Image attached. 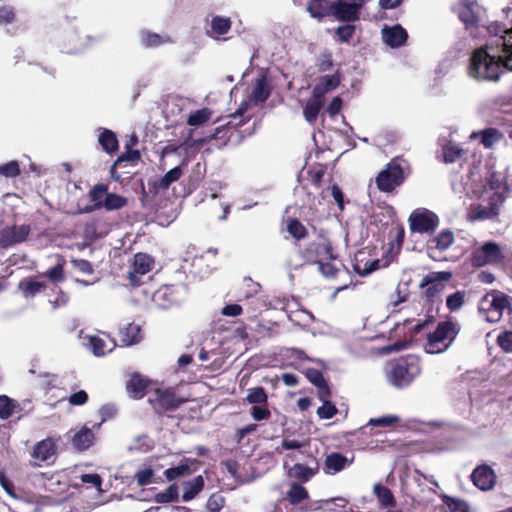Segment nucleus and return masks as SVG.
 Wrapping results in <instances>:
<instances>
[{
    "label": "nucleus",
    "mask_w": 512,
    "mask_h": 512,
    "mask_svg": "<svg viewBox=\"0 0 512 512\" xmlns=\"http://www.w3.org/2000/svg\"><path fill=\"white\" fill-rule=\"evenodd\" d=\"M140 42L147 48H154L163 44L171 43L172 40L166 35H159L149 31H142L140 33Z\"/></svg>",
    "instance_id": "nucleus-37"
},
{
    "label": "nucleus",
    "mask_w": 512,
    "mask_h": 512,
    "mask_svg": "<svg viewBox=\"0 0 512 512\" xmlns=\"http://www.w3.org/2000/svg\"><path fill=\"white\" fill-rule=\"evenodd\" d=\"M403 180L404 174L402 168L392 162L378 174L376 184L381 191L389 192L400 185Z\"/></svg>",
    "instance_id": "nucleus-12"
},
{
    "label": "nucleus",
    "mask_w": 512,
    "mask_h": 512,
    "mask_svg": "<svg viewBox=\"0 0 512 512\" xmlns=\"http://www.w3.org/2000/svg\"><path fill=\"white\" fill-rule=\"evenodd\" d=\"M459 330L458 324L451 320L438 323L435 331L427 335L425 352L429 354L445 352L454 342Z\"/></svg>",
    "instance_id": "nucleus-4"
},
{
    "label": "nucleus",
    "mask_w": 512,
    "mask_h": 512,
    "mask_svg": "<svg viewBox=\"0 0 512 512\" xmlns=\"http://www.w3.org/2000/svg\"><path fill=\"white\" fill-rule=\"evenodd\" d=\"M287 496L292 504H298L308 498V492L303 486L294 483L291 485Z\"/></svg>",
    "instance_id": "nucleus-47"
},
{
    "label": "nucleus",
    "mask_w": 512,
    "mask_h": 512,
    "mask_svg": "<svg viewBox=\"0 0 512 512\" xmlns=\"http://www.w3.org/2000/svg\"><path fill=\"white\" fill-rule=\"evenodd\" d=\"M154 471L151 468H143L136 472L135 480L139 486L148 485L152 482Z\"/></svg>",
    "instance_id": "nucleus-57"
},
{
    "label": "nucleus",
    "mask_w": 512,
    "mask_h": 512,
    "mask_svg": "<svg viewBox=\"0 0 512 512\" xmlns=\"http://www.w3.org/2000/svg\"><path fill=\"white\" fill-rule=\"evenodd\" d=\"M287 230L292 237L298 240L304 238L307 233L305 226L297 219L288 221Z\"/></svg>",
    "instance_id": "nucleus-52"
},
{
    "label": "nucleus",
    "mask_w": 512,
    "mask_h": 512,
    "mask_svg": "<svg viewBox=\"0 0 512 512\" xmlns=\"http://www.w3.org/2000/svg\"><path fill=\"white\" fill-rule=\"evenodd\" d=\"M98 141L103 150L109 154L114 153L118 149V140L116 134L109 129H102Z\"/></svg>",
    "instance_id": "nucleus-39"
},
{
    "label": "nucleus",
    "mask_w": 512,
    "mask_h": 512,
    "mask_svg": "<svg viewBox=\"0 0 512 512\" xmlns=\"http://www.w3.org/2000/svg\"><path fill=\"white\" fill-rule=\"evenodd\" d=\"M153 266V259L146 253H137L134 256L129 279L132 285L139 284V276L148 273Z\"/></svg>",
    "instance_id": "nucleus-19"
},
{
    "label": "nucleus",
    "mask_w": 512,
    "mask_h": 512,
    "mask_svg": "<svg viewBox=\"0 0 512 512\" xmlns=\"http://www.w3.org/2000/svg\"><path fill=\"white\" fill-rule=\"evenodd\" d=\"M90 199L96 208H105L108 211L118 210L127 205V198L108 193L107 186L98 184L90 191Z\"/></svg>",
    "instance_id": "nucleus-8"
},
{
    "label": "nucleus",
    "mask_w": 512,
    "mask_h": 512,
    "mask_svg": "<svg viewBox=\"0 0 512 512\" xmlns=\"http://www.w3.org/2000/svg\"><path fill=\"white\" fill-rule=\"evenodd\" d=\"M340 83L337 75H325L315 85L313 92L324 99L326 93L335 89Z\"/></svg>",
    "instance_id": "nucleus-34"
},
{
    "label": "nucleus",
    "mask_w": 512,
    "mask_h": 512,
    "mask_svg": "<svg viewBox=\"0 0 512 512\" xmlns=\"http://www.w3.org/2000/svg\"><path fill=\"white\" fill-rule=\"evenodd\" d=\"M398 421L399 418L397 416L386 415L370 419L369 424L372 426L390 427L397 423Z\"/></svg>",
    "instance_id": "nucleus-58"
},
{
    "label": "nucleus",
    "mask_w": 512,
    "mask_h": 512,
    "mask_svg": "<svg viewBox=\"0 0 512 512\" xmlns=\"http://www.w3.org/2000/svg\"><path fill=\"white\" fill-rule=\"evenodd\" d=\"M178 488L170 485L165 491L156 494L155 501L160 504L174 502L178 499Z\"/></svg>",
    "instance_id": "nucleus-50"
},
{
    "label": "nucleus",
    "mask_w": 512,
    "mask_h": 512,
    "mask_svg": "<svg viewBox=\"0 0 512 512\" xmlns=\"http://www.w3.org/2000/svg\"><path fill=\"white\" fill-rule=\"evenodd\" d=\"M399 312L403 314V324L405 326L412 325L411 330L414 333L434 321L433 308L427 300L413 299L407 305L399 308Z\"/></svg>",
    "instance_id": "nucleus-3"
},
{
    "label": "nucleus",
    "mask_w": 512,
    "mask_h": 512,
    "mask_svg": "<svg viewBox=\"0 0 512 512\" xmlns=\"http://www.w3.org/2000/svg\"><path fill=\"white\" fill-rule=\"evenodd\" d=\"M308 447H309V440H307V439L298 440V439H292L289 437H284L281 441L280 446H277L275 448V452L277 454H283L284 451L295 450L299 454L306 455Z\"/></svg>",
    "instance_id": "nucleus-30"
},
{
    "label": "nucleus",
    "mask_w": 512,
    "mask_h": 512,
    "mask_svg": "<svg viewBox=\"0 0 512 512\" xmlns=\"http://www.w3.org/2000/svg\"><path fill=\"white\" fill-rule=\"evenodd\" d=\"M182 176V169L180 167H174L169 170L163 177L154 183L156 190H166L170 185L177 181Z\"/></svg>",
    "instance_id": "nucleus-43"
},
{
    "label": "nucleus",
    "mask_w": 512,
    "mask_h": 512,
    "mask_svg": "<svg viewBox=\"0 0 512 512\" xmlns=\"http://www.w3.org/2000/svg\"><path fill=\"white\" fill-rule=\"evenodd\" d=\"M154 395L155 398H149V401L155 407L158 405L159 408L164 410L176 409L184 402L183 399L176 397V395L170 390H156Z\"/></svg>",
    "instance_id": "nucleus-24"
},
{
    "label": "nucleus",
    "mask_w": 512,
    "mask_h": 512,
    "mask_svg": "<svg viewBox=\"0 0 512 512\" xmlns=\"http://www.w3.org/2000/svg\"><path fill=\"white\" fill-rule=\"evenodd\" d=\"M154 442L146 435L134 437L127 446L130 452L145 453L152 449Z\"/></svg>",
    "instance_id": "nucleus-41"
},
{
    "label": "nucleus",
    "mask_w": 512,
    "mask_h": 512,
    "mask_svg": "<svg viewBox=\"0 0 512 512\" xmlns=\"http://www.w3.org/2000/svg\"><path fill=\"white\" fill-rule=\"evenodd\" d=\"M306 376L311 383L318 387L320 397L322 399L327 398L329 395V389L321 372L316 369H308L306 371Z\"/></svg>",
    "instance_id": "nucleus-42"
},
{
    "label": "nucleus",
    "mask_w": 512,
    "mask_h": 512,
    "mask_svg": "<svg viewBox=\"0 0 512 512\" xmlns=\"http://www.w3.org/2000/svg\"><path fill=\"white\" fill-rule=\"evenodd\" d=\"M408 294L406 292H401L400 287L398 286L396 289V295L389 302V307L393 312H399V306L407 301Z\"/></svg>",
    "instance_id": "nucleus-64"
},
{
    "label": "nucleus",
    "mask_w": 512,
    "mask_h": 512,
    "mask_svg": "<svg viewBox=\"0 0 512 512\" xmlns=\"http://www.w3.org/2000/svg\"><path fill=\"white\" fill-rule=\"evenodd\" d=\"M332 3L328 0H310L307 10L311 17L322 20L326 16H331Z\"/></svg>",
    "instance_id": "nucleus-32"
},
{
    "label": "nucleus",
    "mask_w": 512,
    "mask_h": 512,
    "mask_svg": "<svg viewBox=\"0 0 512 512\" xmlns=\"http://www.w3.org/2000/svg\"><path fill=\"white\" fill-rule=\"evenodd\" d=\"M308 255L313 257L312 262L319 264V260L322 262L326 260H335L336 254L331 246V243L327 240H321L317 243H312L307 248Z\"/></svg>",
    "instance_id": "nucleus-23"
},
{
    "label": "nucleus",
    "mask_w": 512,
    "mask_h": 512,
    "mask_svg": "<svg viewBox=\"0 0 512 512\" xmlns=\"http://www.w3.org/2000/svg\"><path fill=\"white\" fill-rule=\"evenodd\" d=\"M271 93V85L266 75L256 78L248 100L244 101L238 110L231 115L232 118L242 116L250 105L258 106L264 103Z\"/></svg>",
    "instance_id": "nucleus-9"
},
{
    "label": "nucleus",
    "mask_w": 512,
    "mask_h": 512,
    "mask_svg": "<svg viewBox=\"0 0 512 512\" xmlns=\"http://www.w3.org/2000/svg\"><path fill=\"white\" fill-rule=\"evenodd\" d=\"M478 137H481V143L486 148H490L500 141L502 134L495 128H488L480 132H473L470 136L471 139H476Z\"/></svg>",
    "instance_id": "nucleus-38"
},
{
    "label": "nucleus",
    "mask_w": 512,
    "mask_h": 512,
    "mask_svg": "<svg viewBox=\"0 0 512 512\" xmlns=\"http://www.w3.org/2000/svg\"><path fill=\"white\" fill-rule=\"evenodd\" d=\"M454 11L467 29L476 25L479 21L480 8L473 0H461L454 7Z\"/></svg>",
    "instance_id": "nucleus-16"
},
{
    "label": "nucleus",
    "mask_w": 512,
    "mask_h": 512,
    "mask_svg": "<svg viewBox=\"0 0 512 512\" xmlns=\"http://www.w3.org/2000/svg\"><path fill=\"white\" fill-rule=\"evenodd\" d=\"M318 268L321 274L327 278L335 277L339 272L338 267L334 263L322 262V260H319Z\"/></svg>",
    "instance_id": "nucleus-60"
},
{
    "label": "nucleus",
    "mask_w": 512,
    "mask_h": 512,
    "mask_svg": "<svg viewBox=\"0 0 512 512\" xmlns=\"http://www.w3.org/2000/svg\"><path fill=\"white\" fill-rule=\"evenodd\" d=\"M487 30L491 39L473 52L468 74L475 80L497 81L505 70H512V26L494 23Z\"/></svg>",
    "instance_id": "nucleus-1"
},
{
    "label": "nucleus",
    "mask_w": 512,
    "mask_h": 512,
    "mask_svg": "<svg viewBox=\"0 0 512 512\" xmlns=\"http://www.w3.org/2000/svg\"><path fill=\"white\" fill-rule=\"evenodd\" d=\"M225 500L219 494H213L210 496L207 502V509L210 512H219L224 507Z\"/></svg>",
    "instance_id": "nucleus-62"
},
{
    "label": "nucleus",
    "mask_w": 512,
    "mask_h": 512,
    "mask_svg": "<svg viewBox=\"0 0 512 512\" xmlns=\"http://www.w3.org/2000/svg\"><path fill=\"white\" fill-rule=\"evenodd\" d=\"M455 242V235L449 229L440 231L427 242V250L430 257L436 259L439 254L447 251Z\"/></svg>",
    "instance_id": "nucleus-14"
},
{
    "label": "nucleus",
    "mask_w": 512,
    "mask_h": 512,
    "mask_svg": "<svg viewBox=\"0 0 512 512\" xmlns=\"http://www.w3.org/2000/svg\"><path fill=\"white\" fill-rule=\"evenodd\" d=\"M251 416L256 421H262L269 419L271 412L265 406L254 405L251 409Z\"/></svg>",
    "instance_id": "nucleus-63"
},
{
    "label": "nucleus",
    "mask_w": 512,
    "mask_h": 512,
    "mask_svg": "<svg viewBox=\"0 0 512 512\" xmlns=\"http://www.w3.org/2000/svg\"><path fill=\"white\" fill-rule=\"evenodd\" d=\"M94 439L95 436L93 431L84 426L74 434L72 438V445L77 450H86L93 444Z\"/></svg>",
    "instance_id": "nucleus-31"
},
{
    "label": "nucleus",
    "mask_w": 512,
    "mask_h": 512,
    "mask_svg": "<svg viewBox=\"0 0 512 512\" xmlns=\"http://www.w3.org/2000/svg\"><path fill=\"white\" fill-rule=\"evenodd\" d=\"M498 345L508 353H512V331H504L497 337Z\"/></svg>",
    "instance_id": "nucleus-61"
},
{
    "label": "nucleus",
    "mask_w": 512,
    "mask_h": 512,
    "mask_svg": "<svg viewBox=\"0 0 512 512\" xmlns=\"http://www.w3.org/2000/svg\"><path fill=\"white\" fill-rule=\"evenodd\" d=\"M186 295V289L182 285H165L157 289L152 296L154 304L162 309L180 304Z\"/></svg>",
    "instance_id": "nucleus-10"
},
{
    "label": "nucleus",
    "mask_w": 512,
    "mask_h": 512,
    "mask_svg": "<svg viewBox=\"0 0 512 512\" xmlns=\"http://www.w3.org/2000/svg\"><path fill=\"white\" fill-rule=\"evenodd\" d=\"M354 270L360 276H367L379 267V260L367 258L365 253H358L353 264Z\"/></svg>",
    "instance_id": "nucleus-29"
},
{
    "label": "nucleus",
    "mask_w": 512,
    "mask_h": 512,
    "mask_svg": "<svg viewBox=\"0 0 512 512\" xmlns=\"http://www.w3.org/2000/svg\"><path fill=\"white\" fill-rule=\"evenodd\" d=\"M290 471L294 477L307 481L315 475L317 469L296 463Z\"/></svg>",
    "instance_id": "nucleus-48"
},
{
    "label": "nucleus",
    "mask_w": 512,
    "mask_h": 512,
    "mask_svg": "<svg viewBox=\"0 0 512 512\" xmlns=\"http://www.w3.org/2000/svg\"><path fill=\"white\" fill-rule=\"evenodd\" d=\"M373 492L378 499L380 507L389 508L396 505L395 497L387 487L377 483L373 486Z\"/></svg>",
    "instance_id": "nucleus-36"
},
{
    "label": "nucleus",
    "mask_w": 512,
    "mask_h": 512,
    "mask_svg": "<svg viewBox=\"0 0 512 512\" xmlns=\"http://www.w3.org/2000/svg\"><path fill=\"white\" fill-rule=\"evenodd\" d=\"M323 103L324 99L313 92L311 98L308 99L303 112L304 117L308 122L311 123L316 120Z\"/></svg>",
    "instance_id": "nucleus-33"
},
{
    "label": "nucleus",
    "mask_w": 512,
    "mask_h": 512,
    "mask_svg": "<svg viewBox=\"0 0 512 512\" xmlns=\"http://www.w3.org/2000/svg\"><path fill=\"white\" fill-rule=\"evenodd\" d=\"M331 16L338 20L353 21L358 18L360 8L349 0H338L332 3Z\"/></svg>",
    "instance_id": "nucleus-21"
},
{
    "label": "nucleus",
    "mask_w": 512,
    "mask_h": 512,
    "mask_svg": "<svg viewBox=\"0 0 512 512\" xmlns=\"http://www.w3.org/2000/svg\"><path fill=\"white\" fill-rule=\"evenodd\" d=\"M56 452L55 442L51 438L38 442L32 452V457L38 462H47L51 460Z\"/></svg>",
    "instance_id": "nucleus-26"
},
{
    "label": "nucleus",
    "mask_w": 512,
    "mask_h": 512,
    "mask_svg": "<svg viewBox=\"0 0 512 512\" xmlns=\"http://www.w3.org/2000/svg\"><path fill=\"white\" fill-rule=\"evenodd\" d=\"M465 292L457 291L447 297L446 305L451 312L458 311L464 304Z\"/></svg>",
    "instance_id": "nucleus-54"
},
{
    "label": "nucleus",
    "mask_w": 512,
    "mask_h": 512,
    "mask_svg": "<svg viewBox=\"0 0 512 512\" xmlns=\"http://www.w3.org/2000/svg\"><path fill=\"white\" fill-rule=\"evenodd\" d=\"M507 257L505 247L496 242L488 241L476 248L472 253V264L475 267L498 265Z\"/></svg>",
    "instance_id": "nucleus-7"
},
{
    "label": "nucleus",
    "mask_w": 512,
    "mask_h": 512,
    "mask_svg": "<svg viewBox=\"0 0 512 512\" xmlns=\"http://www.w3.org/2000/svg\"><path fill=\"white\" fill-rule=\"evenodd\" d=\"M30 233V226L14 225L0 230V246L8 247L25 241Z\"/></svg>",
    "instance_id": "nucleus-15"
},
{
    "label": "nucleus",
    "mask_w": 512,
    "mask_h": 512,
    "mask_svg": "<svg viewBox=\"0 0 512 512\" xmlns=\"http://www.w3.org/2000/svg\"><path fill=\"white\" fill-rule=\"evenodd\" d=\"M119 341L122 346H132L142 340L141 328L138 324L130 323L119 330Z\"/></svg>",
    "instance_id": "nucleus-27"
},
{
    "label": "nucleus",
    "mask_w": 512,
    "mask_h": 512,
    "mask_svg": "<svg viewBox=\"0 0 512 512\" xmlns=\"http://www.w3.org/2000/svg\"><path fill=\"white\" fill-rule=\"evenodd\" d=\"M312 260L313 257L308 255L307 249L305 251H296L287 259V266L290 269H299L306 263L312 262Z\"/></svg>",
    "instance_id": "nucleus-46"
},
{
    "label": "nucleus",
    "mask_w": 512,
    "mask_h": 512,
    "mask_svg": "<svg viewBox=\"0 0 512 512\" xmlns=\"http://www.w3.org/2000/svg\"><path fill=\"white\" fill-rule=\"evenodd\" d=\"M453 189L455 192H465L468 196H476L480 200L479 203L470 206L467 214L470 221H483L496 217L504 202L503 187L499 180H492L489 186L484 187L481 191L478 189L475 179L471 184L454 183Z\"/></svg>",
    "instance_id": "nucleus-2"
},
{
    "label": "nucleus",
    "mask_w": 512,
    "mask_h": 512,
    "mask_svg": "<svg viewBox=\"0 0 512 512\" xmlns=\"http://www.w3.org/2000/svg\"><path fill=\"white\" fill-rule=\"evenodd\" d=\"M82 344L97 357L104 356L115 348V342L112 339L95 335L82 337Z\"/></svg>",
    "instance_id": "nucleus-17"
},
{
    "label": "nucleus",
    "mask_w": 512,
    "mask_h": 512,
    "mask_svg": "<svg viewBox=\"0 0 512 512\" xmlns=\"http://www.w3.org/2000/svg\"><path fill=\"white\" fill-rule=\"evenodd\" d=\"M20 173L19 164L17 161H10L5 164H0V175L4 177H16Z\"/></svg>",
    "instance_id": "nucleus-56"
},
{
    "label": "nucleus",
    "mask_w": 512,
    "mask_h": 512,
    "mask_svg": "<svg viewBox=\"0 0 512 512\" xmlns=\"http://www.w3.org/2000/svg\"><path fill=\"white\" fill-rule=\"evenodd\" d=\"M79 478L83 484H89L92 487H94L99 494L103 492V490H102L103 480L99 474H96V473L82 474L79 476Z\"/></svg>",
    "instance_id": "nucleus-55"
},
{
    "label": "nucleus",
    "mask_w": 512,
    "mask_h": 512,
    "mask_svg": "<svg viewBox=\"0 0 512 512\" xmlns=\"http://www.w3.org/2000/svg\"><path fill=\"white\" fill-rule=\"evenodd\" d=\"M473 484L480 490L487 491L494 487L496 475L488 465H481L474 469L471 474Z\"/></svg>",
    "instance_id": "nucleus-18"
},
{
    "label": "nucleus",
    "mask_w": 512,
    "mask_h": 512,
    "mask_svg": "<svg viewBox=\"0 0 512 512\" xmlns=\"http://www.w3.org/2000/svg\"><path fill=\"white\" fill-rule=\"evenodd\" d=\"M210 117L211 111L209 109H200L190 114L187 123L191 126H198L207 122Z\"/></svg>",
    "instance_id": "nucleus-51"
},
{
    "label": "nucleus",
    "mask_w": 512,
    "mask_h": 512,
    "mask_svg": "<svg viewBox=\"0 0 512 512\" xmlns=\"http://www.w3.org/2000/svg\"><path fill=\"white\" fill-rule=\"evenodd\" d=\"M421 373L419 360L414 356L402 358L387 371L388 382L397 388L409 386Z\"/></svg>",
    "instance_id": "nucleus-5"
},
{
    "label": "nucleus",
    "mask_w": 512,
    "mask_h": 512,
    "mask_svg": "<svg viewBox=\"0 0 512 512\" xmlns=\"http://www.w3.org/2000/svg\"><path fill=\"white\" fill-rule=\"evenodd\" d=\"M232 21L229 17L215 15L211 18L206 35L215 40H226L225 35L230 31Z\"/></svg>",
    "instance_id": "nucleus-20"
},
{
    "label": "nucleus",
    "mask_w": 512,
    "mask_h": 512,
    "mask_svg": "<svg viewBox=\"0 0 512 512\" xmlns=\"http://www.w3.org/2000/svg\"><path fill=\"white\" fill-rule=\"evenodd\" d=\"M197 461L195 459L184 458L180 463L164 471V475L169 481L191 475L196 469Z\"/></svg>",
    "instance_id": "nucleus-25"
},
{
    "label": "nucleus",
    "mask_w": 512,
    "mask_h": 512,
    "mask_svg": "<svg viewBox=\"0 0 512 512\" xmlns=\"http://www.w3.org/2000/svg\"><path fill=\"white\" fill-rule=\"evenodd\" d=\"M408 222L412 232L423 234L434 231L439 225V218L430 210L418 208L410 214Z\"/></svg>",
    "instance_id": "nucleus-11"
},
{
    "label": "nucleus",
    "mask_w": 512,
    "mask_h": 512,
    "mask_svg": "<svg viewBox=\"0 0 512 512\" xmlns=\"http://www.w3.org/2000/svg\"><path fill=\"white\" fill-rule=\"evenodd\" d=\"M352 461L353 458L349 459L340 453L334 452L327 455L324 470L327 474L333 475L345 469Z\"/></svg>",
    "instance_id": "nucleus-28"
},
{
    "label": "nucleus",
    "mask_w": 512,
    "mask_h": 512,
    "mask_svg": "<svg viewBox=\"0 0 512 512\" xmlns=\"http://www.w3.org/2000/svg\"><path fill=\"white\" fill-rule=\"evenodd\" d=\"M381 33L384 43L391 48H398L404 45L408 37L406 30L398 24L393 26L385 25Z\"/></svg>",
    "instance_id": "nucleus-22"
},
{
    "label": "nucleus",
    "mask_w": 512,
    "mask_h": 512,
    "mask_svg": "<svg viewBox=\"0 0 512 512\" xmlns=\"http://www.w3.org/2000/svg\"><path fill=\"white\" fill-rule=\"evenodd\" d=\"M204 479L201 475L195 477L191 481H187L183 484V495L182 499L188 502L194 499L203 489Z\"/></svg>",
    "instance_id": "nucleus-35"
},
{
    "label": "nucleus",
    "mask_w": 512,
    "mask_h": 512,
    "mask_svg": "<svg viewBox=\"0 0 512 512\" xmlns=\"http://www.w3.org/2000/svg\"><path fill=\"white\" fill-rule=\"evenodd\" d=\"M451 277V273L449 272H433L426 275L420 282V287H427L425 291V296L420 297L417 300H427L429 303L433 306V299L434 297L440 293L442 290V286L439 283H436L438 281H446L449 280Z\"/></svg>",
    "instance_id": "nucleus-13"
},
{
    "label": "nucleus",
    "mask_w": 512,
    "mask_h": 512,
    "mask_svg": "<svg viewBox=\"0 0 512 512\" xmlns=\"http://www.w3.org/2000/svg\"><path fill=\"white\" fill-rule=\"evenodd\" d=\"M18 288L22 291L25 298H30L41 293L45 288V284L33 279H24L20 281Z\"/></svg>",
    "instance_id": "nucleus-40"
},
{
    "label": "nucleus",
    "mask_w": 512,
    "mask_h": 512,
    "mask_svg": "<svg viewBox=\"0 0 512 512\" xmlns=\"http://www.w3.org/2000/svg\"><path fill=\"white\" fill-rule=\"evenodd\" d=\"M478 310L487 322L496 323L505 311L512 310V298L499 291L487 293L480 300Z\"/></svg>",
    "instance_id": "nucleus-6"
},
{
    "label": "nucleus",
    "mask_w": 512,
    "mask_h": 512,
    "mask_svg": "<svg viewBox=\"0 0 512 512\" xmlns=\"http://www.w3.org/2000/svg\"><path fill=\"white\" fill-rule=\"evenodd\" d=\"M337 413V408L329 401L325 400L323 405L317 409V415L321 419H330Z\"/></svg>",
    "instance_id": "nucleus-59"
},
{
    "label": "nucleus",
    "mask_w": 512,
    "mask_h": 512,
    "mask_svg": "<svg viewBox=\"0 0 512 512\" xmlns=\"http://www.w3.org/2000/svg\"><path fill=\"white\" fill-rule=\"evenodd\" d=\"M268 396L262 387L251 388L247 391L246 400L250 404H264L267 402Z\"/></svg>",
    "instance_id": "nucleus-49"
},
{
    "label": "nucleus",
    "mask_w": 512,
    "mask_h": 512,
    "mask_svg": "<svg viewBox=\"0 0 512 512\" xmlns=\"http://www.w3.org/2000/svg\"><path fill=\"white\" fill-rule=\"evenodd\" d=\"M16 407L15 401L6 395L0 396V418H9Z\"/></svg>",
    "instance_id": "nucleus-53"
},
{
    "label": "nucleus",
    "mask_w": 512,
    "mask_h": 512,
    "mask_svg": "<svg viewBox=\"0 0 512 512\" xmlns=\"http://www.w3.org/2000/svg\"><path fill=\"white\" fill-rule=\"evenodd\" d=\"M464 151L457 144L448 142L442 145V157L445 163H454L460 159Z\"/></svg>",
    "instance_id": "nucleus-45"
},
{
    "label": "nucleus",
    "mask_w": 512,
    "mask_h": 512,
    "mask_svg": "<svg viewBox=\"0 0 512 512\" xmlns=\"http://www.w3.org/2000/svg\"><path fill=\"white\" fill-rule=\"evenodd\" d=\"M147 382L139 375L131 376L127 383V391L133 398H141L144 395Z\"/></svg>",
    "instance_id": "nucleus-44"
}]
</instances>
